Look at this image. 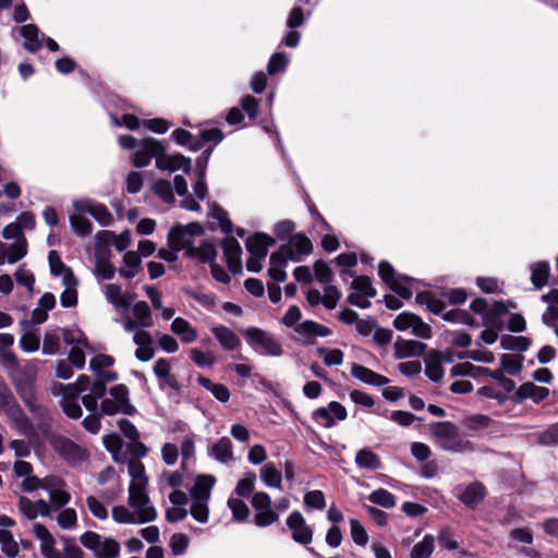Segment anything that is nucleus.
<instances>
[{
  "label": "nucleus",
  "instance_id": "nucleus-39",
  "mask_svg": "<svg viewBox=\"0 0 558 558\" xmlns=\"http://www.w3.org/2000/svg\"><path fill=\"white\" fill-rule=\"evenodd\" d=\"M89 390V393L83 396L82 402L88 411L95 412L97 410L98 400L105 396L107 388L104 383L95 380L90 385Z\"/></svg>",
  "mask_w": 558,
  "mask_h": 558
},
{
  "label": "nucleus",
  "instance_id": "nucleus-20",
  "mask_svg": "<svg viewBox=\"0 0 558 558\" xmlns=\"http://www.w3.org/2000/svg\"><path fill=\"white\" fill-rule=\"evenodd\" d=\"M52 446L69 462H78L85 459V450L65 437L54 438Z\"/></svg>",
  "mask_w": 558,
  "mask_h": 558
},
{
  "label": "nucleus",
  "instance_id": "nucleus-42",
  "mask_svg": "<svg viewBox=\"0 0 558 558\" xmlns=\"http://www.w3.org/2000/svg\"><path fill=\"white\" fill-rule=\"evenodd\" d=\"M355 463L360 468L368 470H378L381 466L378 456L367 448H363L356 452Z\"/></svg>",
  "mask_w": 558,
  "mask_h": 558
},
{
  "label": "nucleus",
  "instance_id": "nucleus-16",
  "mask_svg": "<svg viewBox=\"0 0 558 558\" xmlns=\"http://www.w3.org/2000/svg\"><path fill=\"white\" fill-rule=\"evenodd\" d=\"M76 211L92 215L101 226H109L112 222V215L108 208L90 199H77L73 202Z\"/></svg>",
  "mask_w": 558,
  "mask_h": 558
},
{
  "label": "nucleus",
  "instance_id": "nucleus-32",
  "mask_svg": "<svg viewBox=\"0 0 558 558\" xmlns=\"http://www.w3.org/2000/svg\"><path fill=\"white\" fill-rule=\"evenodd\" d=\"M275 240L265 233H255L247 238L246 248L251 255H258L259 257H266L268 248L274 245Z\"/></svg>",
  "mask_w": 558,
  "mask_h": 558
},
{
  "label": "nucleus",
  "instance_id": "nucleus-45",
  "mask_svg": "<svg viewBox=\"0 0 558 558\" xmlns=\"http://www.w3.org/2000/svg\"><path fill=\"white\" fill-rule=\"evenodd\" d=\"M85 213L77 211L70 216V225L73 232L80 236H86L92 233L93 225L89 219L84 216Z\"/></svg>",
  "mask_w": 558,
  "mask_h": 558
},
{
  "label": "nucleus",
  "instance_id": "nucleus-17",
  "mask_svg": "<svg viewBox=\"0 0 558 558\" xmlns=\"http://www.w3.org/2000/svg\"><path fill=\"white\" fill-rule=\"evenodd\" d=\"M454 493L466 507L473 508L483 501L486 496V488L481 482H473L468 486L456 487Z\"/></svg>",
  "mask_w": 558,
  "mask_h": 558
},
{
  "label": "nucleus",
  "instance_id": "nucleus-62",
  "mask_svg": "<svg viewBox=\"0 0 558 558\" xmlns=\"http://www.w3.org/2000/svg\"><path fill=\"white\" fill-rule=\"evenodd\" d=\"M59 526L63 530H72L77 524V514L73 508L63 509L57 517Z\"/></svg>",
  "mask_w": 558,
  "mask_h": 558
},
{
  "label": "nucleus",
  "instance_id": "nucleus-34",
  "mask_svg": "<svg viewBox=\"0 0 558 558\" xmlns=\"http://www.w3.org/2000/svg\"><path fill=\"white\" fill-rule=\"evenodd\" d=\"M48 260H49L50 271L52 275L61 277L62 283H69V282L73 283V281H74L73 271L63 264L59 254L56 251L49 252Z\"/></svg>",
  "mask_w": 558,
  "mask_h": 558
},
{
  "label": "nucleus",
  "instance_id": "nucleus-41",
  "mask_svg": "<svg viewBox=\"0 0 558 558\" xmlns=\"http://www.w3.org/2000/svg\"><path fill=\"white\" fill-rule=\"evenodd\" d=\"M123 263L125 267L120 268L119 272L126 279L134 278L138 272L141 265V257L137 252L130 251L123 256Z\"/></svg>",
  "mask_w": 558,
  "mask_h": 558
},
{
  "label": "nucleus",
  "instance_id": "nucleus-19",
  "mask_svg": "<svg viewBox=\"0 0 558 558\" xmlns=\"http://www.w3.org/2000/svg\"><path fill=\"white\" fill-rule=\"evenodd\" d=\"M156 167L160 170H167L174 172L183 170L185 173L191 171V159L183 156L182 154L168 155L166 149L158 155Z\"/></svg>",
  "mask_w": 558,
  "mask_h": 558
},
{
  "label": "nucleus",
  "instance_id": "nucleus-3",
  "mask_svg": "<svg viewBox=\"0 0 558 558\" xmlns=\"http://www.w3.org/2000/svg\"><path fill=\"white\" fill-rule=\"evenodd\" d=\"M243 336L247 344L260 354L276 357L283 354V349L279 341L266 330L250 327L243 331Z\"/></svg>",
  "mask_w": 558,
  "mask_h": 558
},
{
  "label": "nucleus",
  "instance_id": "nucleus-63",
  "mask_svg": "<svg viewBox=\"0 0 558 558\" xmlns=\"http://www.w3.org/2000/svg\"><path fill=\"white\" fill-rule=\"evenodd\" d=\"M288 65V58L284 53L276 52L269 59L267 64V72L269 75L282 73L286 71Z\"/></svg>",
  "mask_w": 558,
  "mask_h": 558
},
{
  "label": "nucleus",
  "instance_id": "nucleus-33",
  "mask_svg": "<svg viewBox=\"0 0 558 558\" xmlns=\"http://www.w3.org/2000/svg\"><path fill=\"white\" fill-rule=\"evenodd\" d=\"M294 331L303 339H311L314 337H327L331 335V330L316 322L305 320L295 326Z\"/></svg>",
  "mask_w": 558,
  "mask_h": 558
},
{
  "label": "nucleus",
  "instance_id": "nucleus-44",
  "mask_svg": "<svg viewBox=\"0 0 558 558\" xmlns=\"http://www.w3.org/2000/svg\"><path fill=\"white\" fill-rule=\"evenodd\" d=\"M500 365L505 373L517 375L522 371L523 356L520 354L505 353L500 356Z\"/></svg>",
  "mask_w": 558,
  "mask_h": 558
},
{
  "label": "nucleus",
  "instance_id": "nucleus-6",
  "mask_svg": "<svg viewBox=\"0 0 558 558\" xmlns=\"http://www.w3.org/2000/svg\"><path fill=\"white\" fill-rule=\"evenodd\" d=\"M271 498L265 492L253 495L251 505L255 511L254 524L258 527H267L279 520V513L271 507Z\"/></svg>",
  "mask_w": 558,
  "mask_h": 558
},
{
  "label": "nucleus",
  "instance_id": "nucleus-35",
  "mask_svg": "<svg viewBox=\"0 0 558 558\" xmlns=\"http://www.w3.org/2000/svg\"><path fill=\"white\" fill-rule=\"evenodd\" d=\"M171 331L184 343H192L197 339V331L182 317H177L171 323Z\"/></svg>",
  "mask_w": 558,
  "mask_h": 558
},
{
  "label": "nucleus",
  "instance_id": "nucleus-48",
  "mask_svg": "<svg viewBox=\"0 0 558 558\" xmlns=\"http://www.w3.org/2000/svg\"><path fill=\"white\" fill-rule=\"evenodd\" d=\"M0 546L1 551L8 558H15L19 555V544L14 541L12 533L8 530H0Z\"/></svg>",
  "mask_w": 558,
  "mask_h": 558
},
{
  "label": "nucleus",
  "instance_id": "nucleus-38",
  "mask_svg": "<svg viewBox=\"0 0 558 558\" xmlns=\"http://www.w3.org/2000/svg\"><path fill=\"white\" fill-rule=\"evenodd\" d=\"M263 483L269 488H281L282 474L274 463H266L259 469Z\"/></svg>",
  "mask_w": 558,
  "mask_h": 558
},
{
  "label": "nucleus",
  "instance_id": "nucleus-13",
  "mask_svg": "<svg viewBox=\"0 0 558 558\" xmlns=\"http://www.w3.org/2000/svg\"><path fill=\"white\" fill-rule=\"evenodd\" d=\"M168 243L170 248L159 250L158 256L166 262L172 263L178 259V252L184 250L187 244L186 231L181 226L174 227L168 235Z\"/></svg>",
  "mask_w": 558,
  "mask_h": 558
},
{
  "label": "nucleus",
  "instance_id": "nucleus-2",
  "mask_svg": "<svg viewBox=\"0 0 558 558\" xmlns=\"http://www.w3.org/2000/svg\"><path fill=\"white\" fill-rule=\"evenodd\" d=\"M80 542L96 558H118L120 556V543L112 537H104L96 532L87 531L81 535Z\"/></svg>",
  "mask_w": 558,
  "mask_h": 558
},
{
  "label": "nucleus",
  "instance_id": "nucleus-53",
  "mask_svg": "<svg viewBox=\"0 0 558 558\" xmlns=\"http://www.w3.org/2000/svg\"><path fill=\"white\" fill-rule=\"evenodd\" d=\"M434 549V538L426 535L421 542L416 543L410 554V558H429Z\"/></svg>",
  "mask_w": 558,
  "mask_h": 558
},
{
  "label": "nucleus",
  "instance_id": "nucleus-23",
  "mask_svg": "<svg viewBox=\"0 0 558 558\" xmlns=\"http://www.w3.org/2000/svg\"><path fill=\"white\" fill-rule=\"evenodd\" d=\"M133 332V341L137 345L135 351L136 359L142 362L150 361L155 355L153 337L146 330H136Z\"/></svg>",
  "mask_w": 558,
  "mask_h": 558
},
{
  "label": "nucleus",
  "instance_id": "nucleus-15",
  "mask_svg": "<svg viewBox=\"0 0 558 558\" xmlns=\"http://www.w3.org/2000/svg\"><path fill=\"white\" fill-rule=\"evenodd\" d=\"M66 487V483L61 477L56 475L46 476V490L53 506L62 508L70 502L71 495Z\"/></svg>",
  "mask_w": 558,
  "mask_h": 558
},
{
  "label": "nucleus",
  "instance_id": "nucleus-36",
  "mask_svg": "<svg viewBox=\"0 0 558 558\" xmlns=\"http://www.w3.org/2000/svg\"><path fill=\"white\" fill-rule=\"evenodd\" d=\"M209 454L217 461L227 463L233 460V447L228 437H221L210 448Z\"/></svg>",
  "mask_w": 558,
  "mask_h": 558
},
{
  "label": "nucleus",
  "instance_id": "nucleus-22",
  "mask_svg": "<svg viewBox=\"0 0 558 558\" xmlns=\"http://www.w3.org/2000/svg\"><path fill=\"white\" fill-rule=\"evenodd\" d=\"M223 254L228 268L233 274L242 270V248L240 243L232 236L226 238L222 242Z\"/></svg>",
  "mask_w": 558,
  "mask_h": 558
},
{
  "label": "nucleus",
  "instance_id": "nucleus-56",
  "mask_svg": "<svg viewBox=\"0 0 558 558\" xmlns=\"http://www.w3.org/2000/svg\"><path fill=\"white\" fill-rule=\"evenodd\" d=\"M492 420L489 416L484 414L470 415L463 421V425L470 432H480L489 426Z\"/></svg>",
  "mask_w": 558,
  "mask_h": 558
},
{
  "label": "nucleus",
  "instance_id": "nucleus-8",
  "mask_svg": "<svg viewBox=\"0 0 558 558\" xmlns=\"http://www.w3.org/2000/svg\"><path fill=\"white\" fill-rule=\"evenodd\" d=\"M351 292L348 295V302L360 308H368L371 306L369 299L377 294L373 282L367 276H357L350 286Z\"/></svg>",
  "mask_w": 558,
  "mask_h": 558
},
{
  "label": "nucleus",
  "instance_id": "nucleus-30",
  "mask_svg": "<svg viewBox=\"0 0 558 558\" xmlns=\"http://www.w3.org/2000/svg\"><path fill=\"white\" fill-rule=\"evenodd\" d=\"M210 331L219 344L227 351L236 350L241 344L236 333L223 325L214 326Z\"/></svg>",
  "mask_w": 558,
  "mask_h": 558
},
{
  "label": "nucleus",
  "instance_id": "nucleus-10",
  "mask_svg": "<svg viewBox=\"0 0 558 558\" xmlns=\"http://www.w3.org/2000/svg\"><path fill=\"white\" fill-rule=\"evenodd\" d=\"M286 524L291 532L292 539L303 546H307L312 543L314 531L307 524L304 515L298 511H292L286 520Z\"/></svg>",
  "mask_w": 558,
  "mask_h": 558
},
{
  "label": "nucleus",
  "instance_id": "nucleus-7",
  "mask_svg": "<svg viewBox=\"0 0 558 558\" xmlns=\"http://www.w3.org/2000/svg\"><path fill=\"white\" fill-rule=\"evenodd\" d=\"M277 252L289 262L298 263L313 252V243L304 233H295Z\"/></svg>",
  "mask_w": 558,
  "mask_h": 558
},
{
  "label": "nucleus",
  "instance_id": "nucleus-1",
  "mask_svg": "<svg viewBox=\"0 0 558 558\" xmlns=\"http://www.w3.org/2000/svg\"><path fill=\"white\" fill-rule=\"evenodd\" d=\"M436 444L445 450L465 452L473 450V444L459 436L458 427L449 422H436L429 427Z\"/></svg>",
  "mask_w": 558,
  "mask_h": 558
},
{
  "label": "nucleus",
  "instance_id": "nucleus-12",
  "mask_svg": "<svg viewBox=\"0 0 558 558\" xmlns=\"http://www.w3.org/2000/svg\"><path fill=\"white\" fill-rule=\"evenodd\" d=\"M0 410L17 424H22L26 421L23 410L3 380H0Z\"/></svg>",
  "mask_w": 558,
  "mask_h": 558
},
{
  "label": "nucleus",
  "instance_id": "nucleus-47",
  "mask_svg": "<svg viewBox=\"0 0 558 558\" xmlns=\"http://www.w3.org/2000/svg\"><path fill=\"white\" fill-rule=\"evenodd\" d=\"M197 380L201 386L209 390L215 396V398L220 402H227L229 400L230 391L227 388V386L222 384L213 383L210 379L204 376H199Z\"/></svg>",
  "mask_w": 558,
  "mask_h": 558
},
{
  "label": "nucleus",
  "instance_id": "nucleus-9",
  "mask_svg": "<svg viewBox=\"0 0 558 558\" xmlns=\"http://www.w3.org/2000/svg\"><path fill=\"white\" fill-rule=\"evenodd\" d=\"M123 329L128 332L144 330L154 326L151 311L145 301H138L132 306V317L121 320Z\"/></svg>",
  "mask_w": 558,
  "mask_h": 558
},
{
  "label": "nucleus",
  "instance_id": "nucleus-58",
  "mask_svg": "<svg viewBox=\"0 0 558 558\" xmlns=\"http://www.w3.org/2000/svg\"><path fill=\"white\" fill-rule=\"evenodd\" d=\"M112 519L120 524H138V520L132 514L131 508L125 506H114L112 508Z\"/></svg>",
  "mask_w": 558,
  "mask_h": 558
},
{
  "label": "nucleus",
  "instance_id": "nucleus-59",
  "mask_svg": "<svg viewBox=\"0 0 558 558\" xmlns=\"http://www.w3.org/2000/svg\"><path fill=\"white\" fill-rule=\"evenodd\" d=\"M228 507L236 521L243 522L248 518L250 509L243 500L239 498H230L228 500Z\"/></svg>",
  "mask_w": 558,
  "mask_h": 558
},
{
  "label": "nucleus",
  "instance_id": "nucleus-64",
  "mask_svg": "<svg viewBox=\"0 0 558 558\" xmlns=\"http://www.w3.org/2000/svg\"><path fill=\"white\" fill-rule=\"evenodd\" d=\"M537 442L544 446L558 445V423L550 425L537 436Z\"/></svg>",
  "mask_w": 558,
  "mask_h": 558
},
{
  "label": "nucleus",
  "instance_id": "nucleus-51",
  "mask_svg": "<svg viewBox=\"0 0 558 558\" xmlns=\"http://www.w3.org/2000/svg\"><path fill=\"white\" fill-rule=\"evenodd\" d=\"M531 271H532L531 280H532L535 289L538 290L547 283L548 277H549V266L547 263L539 262V263L533 264L531 266Z\"/></svg>",
  "mask_w": 558,
  "mask_h": 558
},
{
  "label": "nucleus",
  "instance_id": "nucleus-37",
  "mask_svg": "<svg viewBox=\"0 0 558 558\" xmlns=\"http://www.w3.org/2000/svg\"><path fill=\"white\" fill-rule=\"evenodd\" d=\"M288 262L289 260L283 258V256L280 255L277 251L274 252L269 258V277L277 282L286 281L287 272L284 271V268Z\"/></svg>",
  "mask_w": 558,
  "mask_h": 558
},
{
  "label": "nucleus",
  "instance_id": "nucleus-43",
  "mask_svg": "<svg viewBox=\"0 0 558 558\" xmlns=\"http://www.w3.org/2000/svg\"><path fill=\"white\" fill-rule=\"evenodd\" d=\"M415 301L420 305H425L433 314H440L445 310V302L436 298L432 292H421L416 294Z\"/></svg>",
  "mask_w": 558,
  "mask_h": 558
},
{
  "label": "nucleus",
  "instance_id": "nucleus-46",
  "mask_svg": "<svg viewBox=\"0 0 558 558\" xmlns=\"http://www.w3.org/2000/svg\"><path fill=\"white\" fill-rule=\"evenodd\" d=\"M413 278L400 275L392 283H390L389 289L397 293L400 298L409 300L413 295Z\"/></svg>",
  "mask_w": 558,
  "mask_h": 558
},
{
  "label": "nucleus",
  "instance_id": "nucleus-55",
  "mask_svg": "<svg viewBox=\"0 0 558 558\" xmlns=\"http://www.w3.org/2000/svg\"><path fill=\"white\" fill-rule=\"evenodd\" d=\"M256 482V475L254 472H246L244 473V476L239 480L236 486H235V494L240 497H246L248 496L255 487Z\"/></svg>",
  "mask_w": 558,
  "mask_h": 558
},
{
  "label": "nucleus",
  "instance_id": "nucleus-49",
  "mask_svg": "<svg viewBox=\"0 0 558 558\" xmlns=\"http://www.w3.org/2000/svg\"><path fill=\"white\" fill-rule=\"evenodd\" d=\"M531 341L526 337L505 335L500 339V345L505 350L526 351Z\"/></svg>",
  "mask_w": 558,
  "mask_h": 558
},
{
  "label": "nucleus",
  "instance_id": "nucleus-28",
  "mask_svg": "<svg viewBox=\"0 0 558 558\" xmlns=\"http://www.w3.org/2000/svg\"><path fill=\"white\" fill-rule=\"evenodd\" d=\"M395 357L397 360H403L411 356H421L426 344L416 340H404L398 338L395 342Z\"/></svg>",
  "mask_w": 558,
  "mask_h": 558
},
{
  "label": "nucleus",
  "instance_id": "nucleus-11",
  "mask_svg": "<svg viewBox=\"0 0 558 558\" xmlns=\"http://www.w3.org/2000/svg\"><path fill=\"white\" fill-rule=\"evenodd\" d=\"M348 416L345 408L338 401H331L327 407L316 409L312 417L320 426L331 428L337 421H344Z\"/></svg>",
  "mask_w": 558,
  "mask_h": 558
},
{
  "label": "nucleus",
  "instance_id": "nucleus-4",
  "mask_svg": "<svg viewBox=\"0 0 558 558\" xmlns=\"http://www.w3.org/2000/svg\"><path fill=\"white\" fill-rule=\"evenodd\" d=\"M100 413L104 415H114L119 413L133 415L135 408L130 401L129 388L123 384L111 387L109 397L104 399L100 403Z\"/></svg>",
  "mask_w": 558,
  "mask_h": 558
},
{
  "label": "nucleus",
  "instance_id": "nucleus-50",
  "mask_svg": "<svg viewBox=\"0 0 558 558\" xmlns=\"http://www.w3.org/2000/svg\"><path fill=\"white\" fill-rule=\"evenodd\" d=\"M368 500L383 508L391 509L396 506V497L385 488H378L368 495Z\"/></svg>",
  "mask_w": 558,
  "mask_h": 558
},
{
  "label": "nucleus",
  "instance_id": "nucleus-26",
  "mask_svg": "<svg viewBox=\"0 0 558 558\" xmlns=\"http://www.w3.org/2000/svg\"><path fill=\"white\" fill-rule=\"evenodd\" d=\"M35 536L40 541V553L45 558H58V550L54 548L56 539L41 523L33 526Z\"/></svg>",
  "mask_w": 558,
  "mask_h": 558
},
{
  "label": "nucleus",
  "instance_id": "nucleus-52",
  "mask_svg": "<svg viewBox=\"0 0 558 558\" xmlns=\"http://www.w3.org/2000/svg\"><path fill=\"white\" fill-rule=\"evenodd\" d=\"M209 217L219 221V226L221 230L226 233H230L232 231V223L228 218L227 213L221 208L217 203L209 204Z\"/></svg>",
  "mask_w": 558,
  "mask_h": 558
},
{
  "label": "nucleus",
  "instance_id": "nucleus-5",
  "mask_svg": "<svg viewBox=\"0 0 558 558\" xmlns=\"http://www.w3.org/2000/svg\"><path fill=\"white\" fill-rule=\"evenodd\" d=\"M128 506L138 520V524L153 522L158 517L157 509L151 504L147 490H130Z\"/></svg>",
  "mask_w": 558,
  "mask_h": 558
},
{
  "label": "nucleus",
  "instance_id": "nucleus-31",
  "mask_svg": "<svg viewBox=\"0 0 558 558\" xmlns=\"http://www.w3.org/2000/svg\"><path fill=\"white\" fill-rule=\"evenodd\" d=\"M215 482L213 475H198L191 488L192 500L209 501Z\"/></svg>",
  "mask_w": 558,
  "mask_h": 558
},
{
  "label": "nucleus",
  "instance_id": "nucleus-57",
  "mask_svg": "<svg viewBox=\"0 0 558 558\" xmlns=\"http://www.w3.org/2000/svg\"><path fill=\"white\" fill-rule=\"evenodd\" d=\"M15 280L19 284L24 286L29 293L34 292L35 289V276L25 267L20 266L14 272Z\"/></svg>",
  "mask_w": 558,
  "mask_h": 558
},
{
  "label": "nucleus",
  "instance_id": "nucleus-27",
  "mask_svg": "<svg viewBox=\"0 0 558 558\" xmlns=\"http://www.w3.org/2000/svg\"><path fill=\"white\" fill-rule=\"evenodd\" d=\"M351 375L360 381L374 387H381L389 383L387 377L356 363L351 365Z\"/></svg>",
  "mask_w": 558,
  "mask_h": 558
},
{
  "label": "nucleus",
  "instance_id": "nucleus-18",
  "mask_svg": "<svg viewBox=\"0 0 558 558\" xmlns=\"http://www.w3.org/2000/svg\"><path fill=\"white\" fill-rule=\"evenodd\" d=\"M108 303L116 310L128 311L134 300V295L123 293L121 286L107 283L101 288Z\"/></svg>",
  "mask_w": 558,
  "mask_h": 558
},
{
  "label": "nucleus",
  "instance_id": "nucleus-25",
  "mask_svg": "<svg viewBox=\"0 0 558 558\" xmlns=\"http://www.w3.org/2000/svg\"><path fill=\"white\" fill-rule=\"evenodd\" d=\"M128 472L131 477L130 490H147L148 477L145 473V466L140 459H130Z\"/></svg>",
  "mask_w": 558,
  "mask_h": 558
},
{
  "label": "nucleus",
  "instance_id": "nucleus-21",
  "mask_svg": "<svg viewBox=\"0 0 558 558\" xmlns=\"http://www.w3.org/2000/svg\"><path fill=\"white\" fill-rule=\"evenodd\" d=\"M27 254V241L20 240L12 244H5L0 241V266L5 263L15 264Z\"/></svg>",
  "mask_w": 558,
  "mask_h": 558
},
{
  "label": "nucleus",
  "instance_id": "nucleus-54",
  "mask_svg": "<svg viewBox=\"0 0 558 558\" xmlns=\"http://www.w3.org/2000/svg\"><path fill=\"white\" fill-rule=\"evenodd\" d=\"M52 393L56 396H61V400H77L82 391L80 390V387L74 384H56L52 387Z\"/></svg>",
  "mask_w": 558,
  "mask_h": 558
},
{
  "label": "nucleus",
  "instance_id": "nucleus-40",
  "mask_svg": "<svg viewBox=\"0 0 558 558\" xmlns=\"http://www.w3.org/2000/svg\"><path fill=\"white\" fill-rule=\"evenodd\" d=\"M21 35L25 38L24 48L31 52L41 48L43 43L39 39V29L34 24H27L21 27Z\"/></svg>",
  "mask_w": 558,
  "mask_h": 558
},
{
  "label": "nucleus",
  "instance_id": "nucleus-24",
  "mask_svg": "<svg viewBox=\"0 0 558 558\" xmlns=\"http://www.w3.org/2000/svg\"><path fill=\"white\" fill-rule=\"evenodd\" d=\"M549 396V389L536 386L532 381L522 384L514 392L512 399L514 402H522L525 399H531L534 402H541Z\"/></svg>",
  "mask_w": 558,
  "mask_h": 558
},
{
  "label": "nucleus",
  "instance_id": "nucleus-14",
  "mask_svg": "<svg viewBox=\"0 0 558 558\" xmlns=\"http://www.w3.org/2000/svg\"><path fill=\"white\" fill-rule=\"evenodd\" d=\"M165 150L163 145L154 137L144 138L141 147L135 151L133 163L135 167L143 168L149 165L151 158L157 160L158 155Z\"/></svg>",
  "mask_w": 558,
  "mask_h": 558
},
{
  "label": "nucleus",
  "instance_id": "nucleus-60",
  "mask_svg": "<svg viewBox=\"0 0 558 558\" xmlns=\"http://www.w3.org/2000/svg\"><path fill=\"white\" fill-rule=\"evenodd\" d=\"M191 515L199 523H206L209 519L208 501L192 500Z\"/></svg>",
  "mask_w": 558,
  "mask_h": 558
},
{
  "label": "nucleus",
  "instance_id": "nucleus-29",
  "mask_svg": "<svg viewBox=\"0 0 558 558\" xmlns=\"http://www.w3.org/2000/svg\"><path fill=\"white\" fill-rule=\"evenodd\" d=\"M184 251L186 256L195 258L201 263H213L217 255L214 244L204 242L199 246H194L189 239Z\"/></svg>",
  "mask_w": 558,
  "mask_h": 558
},
{
  "label": "nucleus",
  "instance_id": "nucleus-61",
  "mask_svg": "<svg viewBox=\"0 0 558 558\" xmlns=\"http://www.w3.org/2000/svg\"><path fill=\"white\" fill-rule=\"evenodd\" d=\"M351 537L359 546H365L368 543V534L365 527L356 519H350Z\"/></svg>",
  "mask_w": 558,
  "mask_h": 558
}]
</instances>
